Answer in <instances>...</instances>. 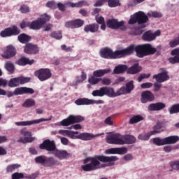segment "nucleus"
Instances as JSON below:
<instances>
[{
  "mask_svg": "<svg viewBox=\"0 0 179 179\" xmlns=\"http://www.w3.org/2000/svg\"><path fill=\"white\" fill-rule=\"evenodd\" d=\"M134 51L136 52L137 57L139 58H143L148 55H153L157 50L153 48V46L149 43L138 45H130L127 48L113 52V50L108 48H104L101 49L99 54L102 58H106L108 59H115L117 58H122V57H127V55H132Z\"/></svg>",
  "mask_w": 179,
  "mask_h": 179,
  "instance_id": "1",
  "label": "nucleus"
},
{
  "mask_svg": "<svg viewBox=\"0 0 179 179\" xmlns=\"http://www.w3.org/2000/svg\"><path fill=\"white\" fill-rule=\"evenodd\" d=\"M117 160H118L117 156L95 155L93 157L86 158L84 160L85 165L81 166V169L83 171H94L101 167H111Z\"/></svg>",
  "mask_w": 179,
  "mask_h": 179,
  "instance_id": "2",
  "label": "nucleus"
},
{
  "mask_svg": "<svg viewBox=\"0 0 179 179\" xmlns=\"http://www.w3.org/2000/svg\"><path fill=\"white\" fill-rule=\"evenodd\" d=\"M92 94L94 97H103V96L115 97V92L114 91V88L111 87H100L99 90H94Z\"/></svg>",
  "mask_w": 179,
  "mask_h": 179,
  "instance_id": "3",
  "label": "nucleus"
},
{
  "mask_svg": "<svg viewBox=\"0 0 179 179\" xmlns=\"http://www.w3.org/2000/svg\"><path fill=\"white\" fill-rule=\"evenodd\" d=\"M148 20L149 17H148L145 13L140 11L131 16V18L129 20V24H135V23L145 24Z\"/></svg>",
  "mask_w": 179,
  "mask_h": 179,
  "instance_id": "4",
  "label": "nucleus"
},
{
  "mask_svg": "<svg viewBox=\"0 0 179 179\" xmlns=\"http://www.w3.org/2000/svg\"><path fill=\"white\" fill-rule=\"evenodd\" d=\"M7 97H13V96H22V94H34V90L33 88L21 87L15 88L13 92H6Z\"/></svg>",
  "mask_w": 179,
  "mask_h": 179,
  "instance_id": "5",
  "label": "nucleus"
},
{
  "mask_svg": "<svg viewBox=\"0 0 179 179\" xmlns=\"http://www.w3.org/2000/svg\"><path fill=\"white\" fill-rule=\"evenodd\" d=\"M122 135L119 133L110 132L106 137L107 143L110 145H122Z\"/></svg>",
  "mask_w": 179,
  "mask_h": 179,
  "instance_id": "6",
  "label": "nucleus"
},
{
  "mask_svg": "<svg viewBox=\"0 0 179 179\" xmlns=\"http://www.w3.org/2000/svg\"><path fill=\"white\" fill-rule=\"evenodd\" d=\"M20 134L22 136H24V138L21 137L17 142L20 143H31L34 142L36 139L34 137H32V134L31 131H28L26 127H24L20 130Z\"/></svg>",
  "mask_w": 179,
  "mask_h": 179,
  "instance_id": "7",
  "label": "nucleus"
},
{
  "mask_svg": "<svg viewBox=\"0 0 179 179\" xmlns=\"http://www.w3.org/2000/svg\"><path fill=\"white\" fill-rule=\"evenodd\" d=\"M34 76L39 79L41 82L48 80L52 76L51 70L50 69H40L34 72Z\"/></svg>",
  "mask_w": 179,
  "mask_h": 179,
  "instance_id": "8",
  "label": "nucleus"
},
{
  "mask_svg": "<svg viewBox=\"0 0 179 179\" xmlns=\"http://www.w3.org/2000/svg\"><path fill=\"white\" fill-rule=\"evenodd\" d=\"M85 120V117L80 115L75 116L73 115H70L66 119H64L61 122V125L62 127H69V125H72V124H77L79 122H82V121Z\"/></svg>",
  "mask_w": 179,
  "mask_h": 179,
  "instance_id": "9",
  "label": "nucleus"
},
{
  "mask_svg": "<svg viewBox=\"0 0 179 179\" xmlns=\"http://www.w3.org/2000/svg\"><path fill=\"white\" fill-rule=\"evenodd\" d=\"M141 71H142L141 68H115L112 74L120 75L127 72L129 75H136V73H139Z\"/></svg>",
  "mask_w": 179,
  "mask_h": 179,
  "instance_id": "10",
  "label": "nucleus"
},
{
  "mask_svg": "<svg viewBox=\"0 0 179 179\" xmlns=\"http://www.w3.org/2000/svg\"><path fill=\"white\" fill-rule=\"evenodd\" d=\"M39 148L41 150H47V152H55L57 149V144H55V141H51L50 139H46L43 141L41 144L39 145Z\"/></svg>",
  "mask_w": 179,
  "mask_h": 179,
  "instance_id": "11",
  "label": "nucleus"
},
{
  "mask_svg": "<svg viewBox=\"0 0 179 179\" xmlns=\"http://www.w3.org/2000/svg\"><path fill=\"white\" fill-rule=\"evenodd\" d=\"M106 24L109 29H113V30H117V29H120L123 31L127 30V27L124 25V21L118 22V20L110 19L107 21Z\"/></svg>",
  "mask_w": 179,
  "mask_h": 179,
  "instance_id": "12",
  "label": "nucleus"
},
{
  "mask_svg": "<svg viewBox=\"0 0 179 179\" xmlns=\"http://www.w3.org/2000/svg\"><path fill=\"white\" fill-rule=\"evenodd\" d=\"M30 82V78L28 77H17L11 78L8 82L9 87H16L19 85H24V83H28Z\"/></svg>",
  "mask_w": 179,
  "mask_h": 179,
  "instance_id": "13",
  "label": "nucleus"
},
{
  "mask_svg": "<svg viewBox=\"0 0 179 179\" xmlns=\"http://www.w3.org/2000/svg\"><path fill=\"white\" fill-rule=\"evenodd\" d=\"M134 82L130 81L126 84V87H122L116 92H115V97L121 96L122 94H129L134 90Z\"/></svg>",
  "mask_w": 179,
  "mask_h": 179,
  "instance_id": "14",
  "label": "nucleus"
},
{
  "mask_svg": "<svg viewBox=\"0 0 179 179\" xmlns=\"http://www.w3.org/2000/svg\"><path fill=\"white\" fill-rule=\"evenodd\" d=\"M82 6H83V1H79L78 3L67 1L64 4L62 3H57V8L61 12H65V8H82Z\"/></svg>",
  "mask_w": 179,
  "mask_h": 179,
  "instance_id": "15",
  "label": "nucleus"
},
{
  "mask_svg": "<svg viewBox=\"0 0 179 179\" xmlns=\"http://www.w3.org/2000/svg\"><path fill=\"white\" fill-rule=\"evenodd\" d=\"M20 34V29L17 27L13 26V27L6 28L0 33L1 37H10V36H17Z\"/></svg>",
  "mask_w": 179,
  "mask_h": 179,
  "instance_id": "16",
  "label": "nucleus"
},
{
  "mask_svg": "<svg viewBox=\"0 0 179 179\" xmlns=\"http://www.w3.org/2000/svg\"><path fill=\"white\" fill-rule=\"evenodd\" d=\"M167 124H169V121L166 120H158L156 125L153 127L152 132H154V134L156 135V134H160V132H163V131L166 129Z\"/></svg>",
  "mask_w": 179,
  "mask_h": 179,
  "instance_id": "17",
  "label": "nucleus"
},
{
  "mask_svg": "<svg viewBox=\"0 0 179 179\" xmlns=\"http://www.w3.org/2000/svg\"><path fill=\"white\" fill-rule=\"evenodd\" d=\"M51 119L41 118L35 120L31 121H22V122H16L15 125L17 127H29L33 125L34 124H40V122H44L45 121H50Z\"/></svg>",
  "mask_w": 179,
  "mask_h": 179,
  "instance_id": "18",
  "label": "nucleus"
},
{
  "mask_svg": "<svg viewBox=\"0 0 179 179\" xmlns=\"http://www.w3.org/2000/svg\"><path fill=\"white\" fill-rule=\"evenodd\" d=\"M152 78L156 79V81L158 83H163V82L169 80L170 79V76H169V71H164L158 74L154 75Z\"/></svg>",
  "mask_w": 179,
  "mask_h": 179,
  "instance_id": "19",
  "label": "nucleus"
},
{
  "mask_svg": "<svg viewBox=\"0 0 179 179\" xmlns=\"http://www.w3.org/2000/svg\"><path fill=\"white\" fill-rule=\"evenodd\" d=\"M155 100V95L150 91H144L141 93V101L143 104L148 101H153Z\"/></svg>",
  "mask_w": 179,
  "mask_h": 179,
  "instance_id": "20",
  "label": "nucleus"
},
{
  "mask_svg": "<svg viewBox=\"0 0 179 179\" xmlns=\"http://www.w3.org/2000/svg\"><path fill=\"white\" fill-rule=\"evenodd\" d=\"M101 135H104V133H101L96 135H93L90 133H81L77 135L76 138H77V139H80L81 141H92L93 138H97V136H101Z\"/></svg>",
  "mask_w": 179,
  "mask_h": 179,
  "instance_id": "21",
  "label": "nucleus"
},
{
  "mask_svg": "<svg viewBox=\"0 0 179 179\" xmlns=\"http://www.w3.org/2000/svg\"><path fill=\"white\" fill-rule=\"evenodd\" d=\"M166 108V103L163 102H157L154 103H150L148 106V111H162Z\"/></svg>",
  "mask_w": 179,
  "mask_h": 179,
  "instance_id": "22",
  "label": "nucleus"
},
{
  "mask_svg": "<svg viewBox=\"0 0 179 179\" xmlns=\"http://www.w3.org/2000/svg\"><path fill=\"white\" fill-rule=\"evenodd\" d=\"M83 24H85V21L80 19H77L66 22V27H68L69 29H78L82 27Z\"/></svg>",
  "mask_w": 179,
  "mask_h": 179,
  "instance_id": "23",
  "label": "nucleus"
},
{
  "mask_svg": "<svg viewBox=\"0 0 179 179\" xmlns=\"http://www.w3.org/2000/svg\"><path fill=\"white\" fill-rule=\"evenodd\" d=\"M15 55H16V49H15L13 45H9L6 47V50H4V54L2 55V57L8 59L12 58V57H15Z\"/></svg>",
  "mask_w": 179,
  "mask_h": 179,
  "instance_id": "24",
  "label": "nucleus"
},
{
  "mask_svg": "<svg viewBox=\"0 0 179 179\" xmlns=\"http://www.w3.org/2000/svg\"><path fill=\"white\" fill-rule=\"evenodd\" d=\"M38 51V46H37V45L28 43L24 46V52H26V54H37Z\"/></svg>",
  "mask_w": 179,
  "mask_h": 179,
  "instance_id": "25",
  "label": "nucleus"
},
{
  "mask_svg": "<svg viewBox=\"0 0 179 179\" xmlns=\"http://www.w3.org/2000/svg\"><path fill=\"white\" fill-rule=\"evenodd\" d=\"M128 149L127 148H110L106 150V153L109 155H125L127 153Z\"/></svg>",
  "mask_w": 179,
  "mask_h": 179,
  "instance_id": "26",
  "label": "nucleus"
},
{
  "mask_svg": "<svg viewBox=\"0 0 179 179\" xmlns=\"http://www.w3.org/2000/svg\"><path fill=\"white\" fill-rule=\"evenodd\" d=\"M136 142V138L132 135H122V145H132Z\"/></svg>",
  "mask_w": 179,
  "mask_h": 179,
  "instance_id": "27",
  "label": "nucleus"
},
{
  "mask_svg": "<svg viewBox=\"0 0 179 179\" xmlns=\"http://www.w3.org/2000/svg\"><path fill=\"white\" fill-rule=\"evenodd\" d=\"M53 155L59 160H64V159H68L69 157V153L66 150H58L56 148V150L53 152Z\"/></svg>",
  "mask_w": 179,
  "mask_h": 179,
  "instance_id": "28",
  "label": "nucleus"
},
{
  "mask_svg": "<svg viewBox=\"0 0 179 179\" xmlns=\"http://www.w3.org/2000/svg\"><path fill=\"white\" fill-rule=\"evenodd\" d=\"M99 25L97 24H90L85 27V33H97L99 31Z\"/></svg>",
  "mask_w": 179,
  "mask_h": 179,
  "instance_id": "29",
  "label": "nucleus"
},
{
  "mask_svg": "<svg viewBox=\"0 0 179 179\" xmlns=\"http://www.w3.org/2000/svg\"><path fill=\"white\" fill-rule=\"evenodd\" d=\"M59 162L55 159L54 157H46L45 167H54V166H59Z\"/></svg>",
  "mask_w": 179,
  "mask_h": 179,
  "instance_id": "30",
  "label": "nucleus"
},
{
  "mask_svg": "<svg viewBox=\"0 0 179 179\" xmlns=\"http://www.w3.org/2000/svg\"><path fill=\"white\" fill-rule=\"evenodd\" d=\"M20 167H22V166L19 164H9L6 167V173L7 174H10V173L16 171V170H19V169H20Z\"/></svg>",
  "mask_w": 179,
  "mask_h": 179,
  "instance_id": "31",
  "label": "nucleus"
},
{
  "mask_svg": "<svg viewBox=\"0 0 179 179\" xmlns=\"http://www.w3.org/2000/svg\"><path fill=\"white\" fill-rule=\"evenodd\" d=\"M179 142L178 136H171L165 138V145H174Z\"/></svg>",
  "mask_w": 179,
  "mask_h": 179,
  "instance_id": "32",
  "label": "nucleus"
},
{
  "mask_svg": "<svg viewBox=\"0 0 179 179\" xmlns=\"http://www.w3.org/2000/svg\"><path fill=\"white\" fill-rule=\"evenodd\" d=\"M142 38L144 41H153L156 38V35L152 33V31H148L143 34Z\"/></svg>",
  "mask_w": 179,
  "mask_h": 179,
  "instance_id": "33",
  "label": "nucleus"
},
{
  "mask_svg": "<svg viewBox=\"0 0 179 179\" xmlns=\"http://www.w3.org/2000/svg\"><path fill=\"white\" fill-rule=\"evenodd\" d=\"M15 64H17V65H32V64H34V60L31 59L30 60L28 58L26 57H21L19 60H17Z\"/></svg>",
  "mask_w": 179,
  "mask_h": 179,
  "instance_id": "34",
  "label": "nucleus"
},
{
  "mask_svg": "<svg viewBox=\"0 0 179 179\" xmlns=\"http://www.w3.org/2000/svg\"><path fill=\"white\" fill-rule=\"evenodd\" d=\"M76 106H90V99L87 98H80L75 101Z\"/></svg>",
  "mask_w": 179,
  "mask_h": 179,
  "instance_id": "35",
  "label": "nucleus"
},
{
  "mask_svg": "<svg viewBox=\"0 0 179 179\" xmlns=\"http://www.w3.org/2000/svg\"><path fill=\"white\" fill-rule=\"evenodd\" d=\"M111 72V69H105L103 70H97L94 71L93 75L96 78H101V76H104L106 73H110Z\"/></svg>",
  "mask_w": 179,
  "mask_h": 179,
  "instance_id": "36",
  "label": "nucleus"
},
{
  "mask_svg": "<svg viewBox=\"0 0 179 179\" xmlns=\"http://www.w3.org/2000/svg\"><path fill=\"white\" fill-rule=\"evenodd\" d=\"M30 40H31V36L26 34H21L18 36V41L22 44H27Z\"/></svg>",
  "mask_w": 179,
  "mask_h": 179,
  "instance_id": "37",
  "label": "nucleus"
},
{
  "mask_svg": "<svg viewBox=\"0 0 179 179\" xmlns=\"http://www.w3.org/2000/svg\"><path fill=\"white\" fill-rule=\"evenodd\" d=\"M34 106H36V101L34 99H27L22 103V107L25 108H30L34 107Z\"/></svg>",
  "mask_w": 179,
  "mask_h": 179,
  "instance_id": "38",
  "label": "nucleus"
},
{
  "mask_svg": "<svg viewBox=\"0 0 179 179\" xmlns=\"http://www.w3.org/2000/svg\"><path fill=\"white\" fill-rule=\"evenodd\" d=\"M152 135H155L153 131H151L146 134H141L138 135V139H139L140 141H149Z\"/></svg>",
  "mask_w": 179,
  "mask_h": 179,
  "instance_id": "39",
  "label": "nucleus"
},
{
  "mask_svg": "<svg viewBox=\"0 0 179 179\" xmlns=\"http://www.w3.org/2000/svg\"><path fill=\"white\" fill-rule=\"evenodd\" d=\"M152 143L154 145H156V146H164V145H166V140L165 138H160V137H157L152 139Z\"/></svg>",
  "mask_w": 179,
  "mask_h": 179,
  "instance_id": "40",
  "label": "nucleus"
},
{
  "mask_svg": "<svg viewBox=\"0 0 179 179\" xmlns=\"http://www.w3.org/2000/svg\"><path fill=\"white\" fill-rule=\"evenodd\" d=\"M47 159V157L45 155H40L35 158V163L37 164H41L42 166H44L45 167V162Z\"/></svg>",
  "mask_w": 179,
  "mask_h": 179,
  "instance_id": "41",
  "label": "nucleus"
},
{
  "mask_svg": "<svg viewBox=\"0 0 179 179\" xmlns=\"http://www.w3.org/2000/svg\"><path fill=\"white\" fill-rule=\"evenodd\" d=\"M41 26H43V24H41L40 20L34 21L29 24L30 29H33L34 30H38L41 29Z\"/></svg>",
  "mask_w": 179,
  "mask_h": 179,
  "instance_id": "42",
  "label": "nucleus"
},
{
  "mask_svg": "<svg viewBox=\"0 0 179 179\" xmlns=\"http://www.w3.org/2000/svg\"><path fill=\"white\" fill-rule=\"evenodd\" d=\"M141 121H143V117L137 115H134L133 116L129 122V124H136Z\"/></svg>",
  "mask_w": 179,
  "mask_h": 179,
  "instance_id": "43",
  "label": "nucleus"
},
{
  "mask_svg": "<svg viewBox=\"0 0 179 179\" xmlns=\"http://www.w3.org/2000/svg\"><path fill=\"white\" fill-rule=\"evenodd\" d=\"M108 5L110 8H115L117 6H121L120 0H106Z\"/></svg>",
  "mask_w": 179,
  "mask_h": 179,
  "instance_id": "44",
  "label": "nucleus"
},
{
  "mask_svg": "<svg viewBox=\"0 0 179 179\" xmlns=\"http://www.w3.org/2000/svg\"><path fill=\"white\" fill-rule=\"evenodd\" d=\"M169 113L171 115L173 114H178L179 113V103H176L173 105L169 109Z\"/></svg>",
  "mask_w": 179,
  "mask_h": 179,
  "instance_id": "45",
  "label": "nucleus"
},
{
  "mask_svg": "<svg viewBox=\"0 0 179 179\" xmlns=\"http://www.w3.org/2000/svg\"><path fill=\"white\" fill-rule=\"evenodd\" d=\"M147 16H148V17L160 18L163 16V15L157 11H150L147 13Z\"/></svg>",
  "mask_w": 179,
  "mask_h": 179,
  "instance_id": "46",
  "label": "nucleus"
},
{
  "mask_svg": "<svg viewBox=\"0 0 179 179\" xmlns=\"http://www.w3.org/2000/svg\"><path fill=\"white\" fill-rule=\"evenodd\" d=\"M50 37L56 40H61L62 38V34L61 31H53L50 34Z\"/></svg>",
  "mask_w": 179,
  "mask_h": 179,
  "instance_id": "47",
  "label": "nucleus"
},
{
  "mask_svg": "<svg viewBox=\"0 0 179 179\" xmlns=\"http://www.w3.org/2000/svg\"><path fill=\"white\" fill-rule=\"evenodd\" d=\"M50 19H51V17L47 14H44L43 15L41 16V17L39 19V21L41 23L43 24H45L47 22H49Z\"/></svg>",
  "mask_w": 179,
  "mask_h": 179,
  "instance_id": "48",
  "label": "nucleus"
},
{
  "mask_svg": "<svg viewBox=\"0 0 179 179\" xmlns=\"http://www.w3.org/2000/svg\"><path fill=\"white\" fill-rule=\"evenodd\" d=\"M12 179H23L24 178V174L23 173L15 172L11 176Z\"/></svg>",
  "mask_w": 179,
  "mask_h": 179,
  "instance_id": "49",
  "label": "nucleus"
},
{
  "mask_svg": "<svg viewBox=\"0 0 179 179\" xmlns=\"http://www.w3.org/2000/svg\"><path fill=\"white\" fill-rule=\"evenodd\" d=\"M169 165L172 169L170 171H173V170H179V161L171 162L169 163Z\"/></svg>",
  "mask_w": 179,
  "mask_h": 179,
  "instance_id": "50",
  "label": "nucleus"
},
{
  "mask_svg": "<svg viewBox=\"0 0 179 179\" xmlns=\"http://www.w3.org/2000/svg\"><path fill=\"white\" fill-rule=\"evenodd\" d=\"M101 80V78H97L95 77H91L89 78L88 82L90 85H97Z\"/></svg>",
  "mask_w": 179,
  "mask_h": 179,
  "instance_id": "51",
  "label": "nucleus"
},
{
  "mask_svg": "<svg viewBox=\"0 0 179 179\" xmlns=\"http://www.w3.org/2000/svg\"><path fill=\"white\" fill-rule=\"evenodd\" d=\"M150 78V73H142L138 77V82H142L143 79H149Z\"/></svg>",
  "mask_w": 179,
  "mask_h": 179,
  "instance_id": "52",
  "label": "nucleus"
},
{
  "mask_svg": "<svg viewBox=\"0 0 179 179\" xmlns=\"http://www.w3.org/2000/svg\"><path fill=\"white\" fill-rule=\"evenodd\" d=\"M113 117L109 116L108 117H106L104 120V124H106V125H109V127H113V125H114V122H113Z\"/></svg>",
  "mask_w": 179,
  "mask_h": 179,
  "instance_id": "53",
  "label": "nucleus"
},
{
  "mask_svg": "<svg viewBox=\"0 0 179 179\" xmlns=\"http://www.w3.org/2000/svg\"><path fill=\"white\" fill-rule=\"evenodd\" d=\"M59 134L63 135V136H69V138H71V131L69 130L61 129L59 131Z\"/></svg>",
  "mask_w": 179,
  "mask_h": 179,
  "instance_id": "54",
  "label": "nucleus"
},
{
  "mask_svg": "<svg viewBox=\"0 0 179 179\" xmlns=\"http://www.w3.org/2000/svg\"><path fill=\"white\" fill-rule=\"evenodd\" d=\"M46 6L50 9H55L57 8V4L55 3V1H51L46 3Z\"/></svg>",
  "mask_w": 179,
  "mask_h": 179,
  "instance_id": "55",
  "label": "nucleus"
},
{
  "mask_svg": "<svg viewBox=\"0 0 179 179\" xmlns=\"http://www.w3.org/2000/svg\"><path fill=\"white\" fill-rule=\"evenodd\" d=\"M102 85L105 86H109L111 85V80L110 78H104L103 79L101 78Z\"/></svg>",
  "mask_w": 179,
  "mask_h": 179,
  "instance_id": "56",
  "label": "nucleus"
},
{
  "mask_svg": "<svg viewBox=\"0 0 179 179\" xmlns=\"http://www.w3.org/2000/svg\"><path fill=\"white\" fill-rule=\"evenodd\" d=\"M169 45L171 48H174V47H177V45H179L178 38H177L176 39L169 42Z\"/></svg>",
  "mask_w": 179,
  "mask_h": 179,
  "instance_id": "57",
  "label": "nucleus"
},
{
  "mask_svg": "<svg viewBox=\"0 0 179 179\" xmlns=\"http://www.w3.org/2000/svg\"><path fill=\"white\" fill-rule=\"evenodd\" d=\"M20 10L22 13H27V12H30V9L27 5L22 6L20 8Z\"/></svg>",
  "mask_w": 179,
  "mask_h": 179,
  "instance_id": "58",
  "label": "nucleus"
},
{
  "mask_svg": "<svg viewBox=\"0 0 179 179\" xmlns=\"http://www.w3.org/2000/svg\"><path fill=\"white\" fill-rule=\"evenodd\" d=\"M153 86V84L152 83H144L141 84V89H150Z\"/></svg>",
  "mask_w": 179,
  "mask_h": 179,
  "instance_id": "59",
  "label": "nucleus"
},
{
  "mask_svg": "<svg viewBox=\"0 0 179 179\" xmlns=\"http://www.w3.org/2000/svg\"><path fill=\"white\" fill-rule=\"evenodd\" d=\"M92 104H104V101L90 99V105Z\"/></svg>",
  "mask_w": 179,
  "mask_h": 179,
  "instance_id": "60",
  "label": "nucleus"
},
{
  "mask_svg": "<svg viewBox=\"0 0 179 179\" xmlns=\"http://www.w3.org/2000/svg\"><path fill=\"white\" fill-rule=\"evenodd\" d=\"M162 89V84L159 83H154V92H159Z\"/></svg>",
  "mask_w": 179,
  "mask_h": 179,
  "instance_id": "61",
  "label": "nucleus"
},
{
  "mask_svg": "<svg viewBox=\"0 0 179 179\" xmlns=\"http://www.w3.org/2000/svg\"><path fill=\"white\" fill-rule=\"evenodd\" d=\"M176 148L171 146V145H166L164 147V152H166L167 153L171 152V150H174Z\"/></svg>",
  "mask_w": 179,
  "mask_h": 179,
  "instance_id": "62",
  "label": "nucleus"
},
{
  "mask_svg": "<svg viewBox=\"0 0 179 179\" xmlns=\"http://www.w3.org/2000/svg\"><path fill=\"white\" fill-rule=\"evenodd\" d=\"M61 143L62 145H66L68 143H69V140L66 137H62L60 138Z\"/></svg>",
  "mask_w": 179,
  "mask_h": 179,
  "instance_id": "63",
  "label": "nucleus"
},
{
  "mask_svg": "<svg viewBox=\"0 0 179 179\" xmlns=\"http://www.w3.org/2000/svg\"><path fill=\"white\" fill-rule=\"evenodd\" d=\"M5 68H15V64L12 62H6L5 63Z\"/></svg>",
  "mask_w": 179,
  "mask_h": 179,
  "instance_id": "64",
  "label": "nucleus"
}]
</instances>
